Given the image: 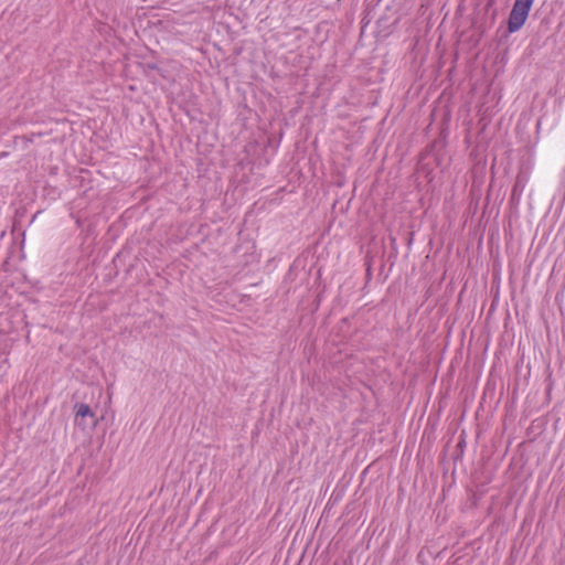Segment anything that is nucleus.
<instances>
[{
    "label": "nucleus",
    "mask_w": 565,
    "mask_h": 565,
    "mask_svg": "<svg viewBox=\"0 0 565 565\" xmlns=\"http://www.w3.org/2000/svg\"><path fill=\"white\" fill-rule=\"evenodd\" d=\"M533 3L534 0H514L507 21L509 33L519 31L525 24Z\"/></svg>",
    "instance_id": "f257e3e1"
},
{
    "label": "nucleus",
    "mask_w": 565,
    "mask_h": 565,
    "mask_svg": "<svg viewBox=\"0 0 565 565\" xmlns=\"http://www.w3.org/2000/svg\"><path fill=\"white\" fill-rule=\"evenodd\" d=\"M75 408H76V417H75V420L78 425H82L87 417L90 419L89 424L92 426H95L96 425V417H95V414L93 413L92 408L87 405V404H76L75 405Z\"/></svg>",
    "instance_id": "f03ea898"
},
{
    "label": "nucleus",
    "mask_w": 565,
    "mask_h": 565,
    "mask_svg": "<svg viewBox=\"0 0 565 565\" xmlns=\"http://www.w3.org/2000/svg\"><path fill=\"white\" fill-rule=\"evenodd\" d=\"M463 446H465V439H461V440L458 443V445H457V447L460 449V451H461V452H462Z\"/></svg>",
    "instance_id": "7ed1b4c3"
}]
</instances>
